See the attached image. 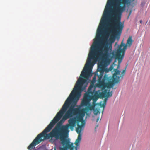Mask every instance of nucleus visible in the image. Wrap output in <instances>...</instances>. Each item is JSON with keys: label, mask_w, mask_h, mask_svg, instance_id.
I'll list each match as a JSON object with an SVG mask.
<instances>
[{"label": "nucleus", "mask_w": 150, "mask_h": 150, "mask_svg": "<svg viewBox=\"0 0 150 150\" xmlns=\"http://www.w3.org/2000/svg\"><path fill=\"white\" fill-rule=\"evenodd\" d=\"M126 71V69H125V70H124L122 73V76H123L125 74V72Z\"/></svg>", "instance_id": "nucleus-17"}, {"label": "nucleus", "mask_w": 150, "mask_h": 150, "mask_svg": "<svg viewBox=\"0 0 150 150\" xmlns=\"http://www.w3.org/2000/svg\"><path fill=\"white\" fill-rule=\"evenodd\" d=\"M132 10H130V11H129V15L128 16V18L129 17V16H130V15L132 13Z\"/></svg>", "instance_id": "nucleus-19"}, {"label": "nucleus", "mask_w": 150, "mask_h": 150, "mask_svg": "<svg viewBox=\"0 0 150 150\" xmlns=\"http://www.w3.org/2000/svg\"><path fill=\"white\" fill-rule=\"evenodd\" d=\"M140 22L141 23H142V21L141 20L140 21Z\"/></svg>", "instance_id": "nucleus-21"}, {"label": "nucleus", "mask_w": 150, "mask_h": 150, "mask_svg": "<svg viewBox=\"0 0 150 150\" xmlns=\"http://www.w3.org/2000/svg\"><path fill=\"white\" fill-rule=\"evenodd\" d=\"M93 86V84H91L88 88L87 92L84 94L83 99L81 103V106H87L88 105H89L90 102L91 100H93V104H94L99 98H103L105 97L107 98L111 96L112 95V91L110 92L109 90L108 92L107 89L100 93L99 94L96 91L94 95H92L94 91H92V89Z\"/></svg>", "instance_id": "nucleus-5"}, {"label": "nucleus", "mask_w": 150, "mask_h": 150, "mask_svg": "<svg viewBox=\"0 0 150 150\" xmlns=\"http://www.w3.org/2000/svg\"><path fill=\"white\" fill-rule=\"evenodd\" d=\"M47 131L48 130H47L43 134V140L45 139H49L50 138L52 139L54 137L56 140L59 139L61 141V144L64 146L63 147H60L59 149L60 150H74L75 146L73 145V143H71L70 144L69 140L66 139L68 132L61 129L60 130H59L57 127L54 128L48 134L47 133L49 131ZM54 150H56V149L55 148Z\"/></svg>", "instance_id": "nucleus-4"}, {"label": "nucleus", "mask_w": 150, "mask_h": 150, "mask_svg": "<svg viewBox=\"0 0 150 150\" xmlns=\"http://www.w3.org/2000/svg\"><path fill=\"white\" fill-rule=\"evenodd\" d=\"M105 67L104 65L102 63H99L98 64V69L97 70L98 72H100V74L98 76V86L101 88L102 89H104L105 88V83L106 81H108L109 80V78L105 75L102 81L101 79L103 75L104 72L105 71Z\"/></svg>", "instance_id": "nucleus-7"}, {"label": "nucleus", "mask_w": 150, "mask_h": 150, "mask_svg": "<svg viewBox=\"0 0 150 150\" xmlns=\"http://www.w3.org/2000/svg\"><path fill=\"white\" fill-rule=\"evenodd\" d=\"M94 113L95 115H97L98 113H100V109L96 108L93 109Z\"/></svg>", "instance_id": "nucleus-14"}, {"label": "nucleus", "mask_w": 150, "mask_h": 150, "mask_svg": "<svg viewBox=\"0 0 150 150\" xmlns=\"http://www.w3.org/2000/svg\"><path fill=\"white\" fill-rule=\"evenodd\" d=\"M105 46L104 47L103 51H100V53L102 54V61L99 62L102 63L105 67L107 64H109L114 59H115L114 62L117 59L118 61L117 68H119L125 52V51L121 50L123 45L122 43L118 46L117 50L112 51V45L110 44L109 46L108 47V44L107 41L105 42Z\"/></svg>", "instance_id": "nucleus-3"}, {"label": "nucleus", "mask_w": 150, "mask_h": 150, "mask_svg": "<svg viewBox=\"0 0 150 150\" xmlns=\"http://www.w3.org/2000/svg\"><path fill=\"white\" fill-rule=\"evenodd\" d=\"M119 68H118L117 67L116 69H114V71L115 73H114L113 76L112 77H114L115 78H116L117 79H118V80H119V78H120V77L117 76V75H119L120 74V71L119 70H118V69Z\"/></svg>", "instance_id": "nucleus-12"}, {"label": "nucleus", "mask_w": 150, "mask_h": 150, "mask_svg": "<svg viewBox=\"0 0 150 150\" xmlns=\"http://www.w3.org/2000/svg\"><path fill=\"white\" fill-rule=\"evenodd\" d=\"M113 67L112 66H111L109 68V70L110 71H111L113 69Z\"/></svg>", "instance_id": "nucleus-18"}, {"label": "nucleus", "mask_w": 150, "mask_h": 150, "mask_svg": "<svg viewBox=\"0 0 150 150\" xmlns=\"http://www.w3.org/2000/svg\"><path fill=\"white\" fill-rule=\"evenodd\" d=\"M99 76L98 75L97 72H95L94 76L93 78V80L94 81H96V78L97 77H98V76Z\"/></svg>", "instance_id": "nucleus-15"}, {"label": "nucleus", "mask_w": 150, "mask_h": 150, "mask_svg": "<svg viewBox=\"0 0 150 150\" xmlns=\"http://www.w3.org/2000/svg\"><path fill=\"white\" fill-rule=\"evenodd\" d=\"M137 3L135 0H120L115 2L114 4H111L109 13H111L112 17L111 18L110 25L111 27L114 26L115 37L118 40L120 39L124 27L123 23L121 21V16L125 10L126 5L128 7L131 6L133 7L136 5Z\"/></svg>", "instance_id": "nucleus-2"}, {"label": "nucleus", "mask_w": 150, "mask_h": 150, "mask_svg": "<svg viewBox=\"0 0 150 150\" xmlns=\"http://www.w3.org/2000/svg\"><path fill=\"white\" fill-rule=\"evenodd\" d=\"M149 23H150V20L149 21Z\"/></svg>", "instance_id": "nucleus-23"}, {"label": "nucleus", "mask_w": 150, "mask_h": 150, "mask_svg": "<svg viewBox=\"0 0 150 150\" xmlns=\"http://www.w3.org/2000/svg\"><path fill=\"white\" fill-rule=\"evenodd\" d=\"M117 44V42L115 43V45H116Z\"/></svg>", "instance_id": "nucleus-22"}, {"label": "nucleus", "mask_w": 150, "mask_h": 150, "mask_svg": "<svg viewBox=\"0 0 150 150\" xmlns=\"http://www.w3.org/2000/svg\"><path fill=\"white\" fill-rule=\"evenodd\" d=\"M68 118H69L65 114L64 115V116L62 118V119L57 124L56 126L54 128H55V127H57V129H58L59 130H60L63 126H62V127L61 128H59L58 127V126L59 125V124H60V122H62V123L64 122L66 120H67Z\"/></svg>", "instance_id": "nucleus-11"}, {"label": "nucleus", "mask_w": 150, "mask_h": 150, "mask_svg": "<svg viewBox=\"0 0 150 150\" xmlns=\"http://www.w3.org/2000/svg\"><path fill=\"white\" fill-rule=\"evenodd\" d=\"M133 41L132 40V37L131 36H129V37L128 38L127 40V42L126 44H125L123 43V41H122V42L121 44L122 43L123 45V46L124 47L123 49H121V50L124 51L125 52L127 46L130 47L132 45Z\"/></svg>", "instance_id": "nucleus-10"}, {"label": "nucleus", "mask_w": 150, "mask_h": 150, "mask_svg": "<svg viewBox=\"0 0 150 150\" xmlns=\"http://www.w3.org/2000/svg\"><path fill=\"white\" fill-rule=\"evenodd\" d=\"M92 76L91 72L84 69L80 77L78 79L73 90L66 100L60 110L56 114L49 124L45 129L50 131L55 124L60 120L65 112V115L69 118L77 115L79 110L78 108H75L81 95V92L85 89L87 85L89 77Z\"/></svg>", "instance_id": "nucleus-1"}, {"label": "nucleus", "mask_w": 150, "mask_h": 150, "mask_svg": "<svg viewBox=\"0 0 150 150\" xmlns=\"http://www.w3.org/2000/svg\"><path fill=\"white\" fill-rule=\"evenodd\" d=\"M87 112V111L84 109V108L82 110H80L79 108V110L77 113V115L79 114V115L70 118L68 121V123L66 125H63L61 129L68 133L69 132V128H70L71 131L73 130L74 127L76 126V122L78 123L81 121H84L83 118L85 116V113Z\"/></svg>", "instance_id": "nucleus-6"}, {"label": "nucleus", "mask_w": 150, "mask_h": 150, "mask_svg": "<svg viewBox=\"0 0 150 150\" xmlns=\"http://www.w3.org/2000/svg\"><path fill=\"white\" fill-rule=\"evenodd\" d=\"M99 120V118H98V119H97V120H96L97 122H98V121Z\"/></svg>", "instance_id": "nucleus-20"}, {"label": "nucleus", "mask_w": 150, "mask_h": 150, "mask_svg": "<svg viewBox=\"0 0 150 150\" xmlns=\"http://www.w3.org/2000/svg\"><path fill=\"white\" fill-rule=\"evenodd\" d=\"M86 107L84 108V109L86 111L88 112L89 110H93L95 108V105H90V104L88 105Z\"/></svg>", "instance_id": "nucleus-13"}, {"label": "nucleus", "mask_w": 150, "mask_h": 150, "mask_svg": "<svg viewBox=\"0 0 150 150\" xmlns=\"http://www.w3.org/2000/svg\"><path fill=\"white\" fill-rule=\"evenodd\" d=\"M110 40L111 41V43H109V45H110V44H112V43H113L114 42L115 40V37H110Z\"/></svg>", "instance_id": "nucleus-16"}, {"label": "nucleus", "mask_w": 150, "mask_h": 150, "mask_svg": "<svg viewBox=\"0 0 150 150\" xmlns=\"http://www.w3.org/2000/svg\"><path fill=\"white\" fill-rule=\"evenodd\" d=\"M110 79L109 78V80L108 81H106L105 83V88H112L115 83H117L119 82L120 80L117 79L116 78L114 77H112V81H110Z\"/></svg>", "instance_id": "nucleus-9"}, {"label": "nucleus", "mask_w": 150, "mask_h": 150, "mask_svg": "<svg viewBox=\"0 0 150 150\" xmlns=\"http://www.w3.org/2000/svg\"><path fill=\"white\" fill-rule=\"evenodd\" d=\"M80 122H81V125H79V123H77V125L78 127L76 129V131L79 134L77 139L76 140L75 144L76 146H75V150H79L80 147V142L81 139V135L80 134L82 130V128L84 127L85 125V122L84 121H81Z\"/></svg>", "instance_id": "nucleus-8"}]
</instances>
